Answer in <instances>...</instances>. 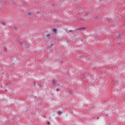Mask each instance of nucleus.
<instances>
[{"mask_svg":"<svg viewBox=\"0 0 125 125\" xmlns=\"http://www.w3.org/2000/svg\"><path fill=\"white\" fill-rule=\"evenodd\" d=\"M57 31V30L56 29V28L53 29V32H54V33H56Z\"/></svg>","mask_w":125,"mask_h":125,"instance_id":"f257e3e1","label":"nucleus"},{"mask_svg":"<svg viewBox=\"0 0 125 125\" xmlns=\"http://www.w3.org/2000/svg\"><path fill=\"white\" fill-rule=\"evenodd\" d=\"M57 114H58V115H61L62 112H61V111H59L57 112Z\"/></svg>","mask_w":125,"mask_h":125,"instance_id":"f03ea898","label":"nucleus"},{"mask_svg":"<svg viewBox=\"0 0 125 125\" xmlns=\"http://www.w3.org/2000/svg\"><path fill=\"white\" fill-rule=\"evenodd\" d=\"M28 15H29L30 16H31V15H32V13L29 12V13H28Z\"/></svg>","mask_w":125,"mask_h":125,"instance_id":"7ed1b4c3","label":"nucleus"},{"mask_svg":"<svg viewBox=\"0 0 125 125\" xmlns=\"http://www.w3.org/2000/svg\"><path fill=\"white\" fill-rule=\"evenodd\" d=\"M117 38H120V34H119L117 36H116Z\"/></svg>","mask_w":125,"mask_h":125,"instance_id":"20e7f679","label":"nucleus"},{"mask_svg":"<svg viewBox=\"0 0 125 125\" xmlns=\"http://www.w3.org/2000/svg\"><path fill=\"white\" fill-rule=\"evenodd\" d=\"M57 91H59V89H57Z\"/></svg>","mask_w":125,"mask_h":125,"instance_id":"39448f33","label":"nucleus"},{"mask_svg":"<svg viewBox=\"0 0 125 125\" xmlns=\"http://www.w3.org/2000/svg\"><path fill=\"white\" fill-rule=\"evenodd\" d=\"M53 83H55L54 82V81L53 82Z\"/></svg>","mask_w":125,"mask_h":125,"instance_id":"423d86ee","label":"nucleus"},{"mask_svg":"<svg viewBox=\"0 0 125 125\" xmlns=\"http://www.w3.org/2000/svg\"><path fill=\"white\" fill-rule=\"evenodd\" d=\"M48 125H49V122H48Z\"/></svg>","mask_w":125,"mask_h":125,"instance_id":"0eeeda50","label":"nucleus"},{"mask_svg":"<svg viewBox=\"0 0 125 125\" xmlns=\"http://www.w3.org/2000/svg\"><path fill=\"white\" fill-rule=\"evenodd\" d=\"M6 91H7V90H6Z\"/></svg>","mask_w":125,"mask_h":125,"instance_id":"6e6552de","label":"nucleus"}]
</instances>
